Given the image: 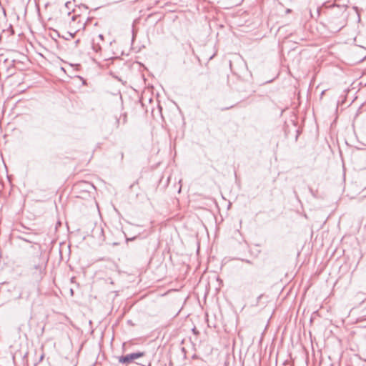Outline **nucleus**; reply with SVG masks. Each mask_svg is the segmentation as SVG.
I'll return each mask as SVG.
<instances>
[{
  "label": "nucleus",
  "mask_w": 366,
  "mask_h": 366,
  "mask_svg": "<svg viewBox=\"0 0 366 366\" xmlns=\"http://www.w3.org/2000/svg\"><path fill=\"white\" fill-rule=\"evenodd\" d=\"M35 268L39 269L40 271H41L42 269V267L41 266H35Z\"/></svg>",
  "instance_id": "7ed1b4c3"
},
{
  "label": "nucleus",
  "mask_w": 366,
  "mask_h": 366,
  "mask_svg": "<svg viewBox=\"0 0 366 366\" xmlns=\"http://www.w3.org/2000/svg\"><path fill=\"white\" fill-rule=\"evenodd\" d=\"M143 356H144V352H142L131 353L124 356L119 357V362L124 364H128L132 362L134 360L142 357Z\"/></svg>",
  "instance_id": "f03ea898"
},
{
  "label": "nucleus",
  "mask_w": 366,
  "mask_h": 366,
  "mask_svg": "<svg viewBox=\"0 0 366 366\" xmlns=\"http://www.w3.org/2000/svg\"><path fill=\"white\" fill-rule=\"evenodd\" d=\"M44 354L41 355L39 361H42V360L44 359Z\"/></svg>",
  "instance_id": "20e7f679"
},
{
  "label": "nucleus",
  "mask_w": 366,
  "mask_h": 366,
  "mask_svg": "<svg viewBox=\"0 0 366 366\" xmlns=\"http://www.w3.org/2000/svg\"><path fill=\"white\" fill-rule=\"evenodd\" d=\"M69 4H70V2H69V1H68V2H66V7H68Z\"/></svg>",
  "instance_id": "423d86ee"
},
{
  "label": "nucleus",
  "mask_w": 366,
  "mask_h": 366,
  "mask_svg": "<svg viewBox=\"0 0 366 366\" xmlns=\"http://www.w3.org/2000/svg\"><path fill=\"white\" fill-rule=\"evenodd\" d=\"M345 14L343 12L340 13L337 16H332L330 20V28L333 30L339 31L345 26Z\"/></svg>",
  "instance_id": "f257e3e1"
},
{
  "label": "nucleus",
  "mask_w": 366,
  "mask_h": 366,
  "mask_svg": "<svg viewBox=\"0 0 366 366\" xmlns=\"http://www.w3.org/2000/svg\"><path fill=\"white\" fill-rule=\"evenodd\" d=\"M99 37L101 39H103V35H102V34H99Z\"/></svg>",
  "instance_id": "39448f33"
},
{
  "label": "nucleus",
  "mask_w": 366,
  "mask_h": 366,
  "mask_svg": "<svg viewBox=\"0 0 366 366\" xmlns=\"http://www.w3.org/2000/svg\"><path fill=\"white\" fill-rule=\"evenodd\" d=\"M286 12L290 13V12H291V10L288 9H287Z\"/></svg>",
  "instance_id": "0eeeda50"
}]
</instances>
